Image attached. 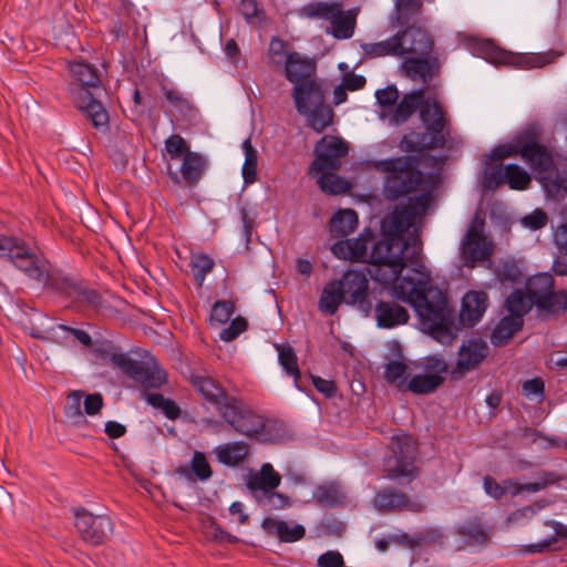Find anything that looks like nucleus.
Wrapping results in <instances>:
<instances>
[{
	"mask_svg": "<svg viewBox=\"0 0 567 567\" xmlns=\"http://www.w3.org/2000/svg\"><path fill=\"white\" fill-rule=\"evenodd\" d=\"M530 181L529 174L520 166L516 164L505 165V183H507L512 189H527Z\"/></svg>",
	"mask_w": 567,
	"mask_h": 567,
	"instance_id": "50",
	"label": "nucleus"
},
{
	"mask_svg": "<svg viewBox=\"0 0 567 567\" xmlns=\"http://www.w3.org/2000/svg\"><path fill=\"white\" fill-rule=\"evenodd\" d=\"M431 196L430 194H421L419 196L409 199V203L404 205V209L409 215L416 220V218L424 215L430 206Z\"/></svg>",
	"mask_w": 567,
	"mask_h": 567,
	"instance_id": "58",
	"label": "nucleus"
},
{
	"mask_svg": "<svg viewBox=\"0 0 567 567\" xmlns=\"http://www.w3.org/2000/svg\"><path fill=\"white\" fill-rule=\"evenodd\" d=\"M190 382L203 399L215 408L216 412L233 396L210 377L193 375Z\"/></svg>",
	"mask_w": 567,
	"mask_h": 567,
	"instance_id": "25",
	"label": "nucleus"
},
{
	"mask_svg": "<svg viewBox=\"0 0 567 567\" xmlns=\"http://www.w3.org/2000/svg\"><path fill=\"white\" fill-rule=\"evenodd\" d=\"M69 70L76 82L69 89L72 101L96 130H107L109 113L91 92V89H97L101 84L97 69L86 62H72Z\"/></svg>",
	"mask_w": 567,
	"mask_h": 567,
	"instance_id": "2",
	"label": "nucleus"
},
{
	"mask_svg": "<svg viewBox=\"0 0 567 567\" xmlns=\"http://www.w3.org/2000/svg\"><path fill=\"white\" fill-rule=\"evenodd\" d=\"M495 277L502 285L519 284L524 274L515 260H503L495 268Z\"/></svg>",
	"mask_w": 567,
	"mask_h": 567,
	"instance_id": "47",
	"label": "nucleus"
},
{
	"mask_svg": "<svg viewBox=\"0 0 567 567\" xmlns=\"http://www.w3.org/2000/svg\"><path fill=\"white\" fill-rule=\"evenodd\" d=\"M206 158L196 152H187L183 157L181 166V176L176 172H168L172 182L175 185L194 187L202 179L206 169Z\"/></svg>",
	"mask_w": 567,
	"mask_h": 567,
	"instance_id": "17",
	"label": "nucleus"
},
{
	"mask_svg": "<svg viewBox=\"0 0 567 567\" xmlns=\"http://www.w3.org/2000/svg\"><path fill=\"white\" fill-rule=\"evenodd\" d=\"M525 137V130L519 132L515 137L513 143L498 145L493 148L491 154L488 155L492 161H502L509 156L519 155L522 157V140Z\"/></svg>",
	"mask_w": 567,
	"mask_h": 567,
	"instance_id": "53",
	"label": "nucleus"
},
{
	"mask_svg": "<svg viewBox=\"0 0 567 567\" xmlns=\"http://www.w3.org/2000/svg\"><path fill=\"white\" fill-rule=\"evenodd\" d=\"M399 34L404 41L405 54L427 55L433 50L434 41L431 34L424 28L415 25V23L405 27L404 30L399 31Z\"/></svg>",
	"mask_w": 567,
	"mask_h": 567,
	"instance_id": "22",
	"label": "nucleus"
},
{
	"mask_svg": "<svg viewBox=\"0 0 567 567\" xmlns=\"http://www.w3.org/2000/svg\"><path fill=\"white\" fill-rule=\"evenodd\" d=\"M27 254V244L20 238L0 235V258L8 259L17 268L19 259Z\"/></svg>",
	"mask_w": 567,
	"mask_h": 567,
	"instance_id": "41",
	"label": "nucleus"
},
{
	"mask_svg": "<svg viewBox=\"0 0 567 567\" xmlns=\"http://www.w3.org/2000/svg\"><path fill=\"white\" fill-rule=\"evenodd\" d=\"M414 223L403 206L382 219L381 239L373 244L370 252L371 278L383 286L392 285V296L414 308L423 329L440 343L451 344L457 336V328L445 300L430 301L427 281L401 276L408 265L416 274H422L425 268L421 248L414 243L410 251V241L405 238V231Z\"/></svg>",
	"mask_w": 567,
	"mask_h": 567,
	"instance_id": "1",
	"label": "nucleus"
},
{
	"mask_svg": "<svg viewBox=\"0 0 567 567\" xmlns=\"http://www.w3.org/2000/svg\"><path fill=\"white\" fill-rule=\"evenodd\" d=\"M70 299L78 309H99L101 307V295L97 290L89 288L83 279H79L72 290Z\"/></svg>",
	"mask_w": 567,
	"mask_h": 567,
	"instance_id": "36",
	"label": "nucleus"
},
{
	"mask_svg": "<svg viewBox=\"0 0 567 567\" xmlns=\"http://www.w3.org/2000/svg\"><path fill=\"white\" fill-rule=\"evenodd\" d=\"M488 346L482 339H468L462 343L457 352V361L451 371L454 380L476 369L488 355Z\"/></svg>",
	"mask_w": 567,
	"mask_h": 567,
	"instance_id": "15",
	"label": "nucleus"
},
{
	"mask_svg": "<svg viewBox=\"0 0 567 567\" xmlns=\"http://www.w3.org/2000/svg\"><path fill=\"white\" fill-rule=\"evenodd\" d=\"M374 504L381 512H421L423 509L420 502L411 501L404 493L390 487L377 493Z\"/></svg>",
	"mask_w": 567,
	"mask_h": 567,
	"instance_id": "20",
	"label": "nucleus"
},
{
	"mask_svg": "<svg viewBox=\"0 0 567 567\" xmlns=\"http://www.w3.org/2000/svg\"><path fill=\"white\" fill-rule=\"evenodd\" d=\"M505 183V166H489L484 171L483 186L486 189H496Z\"/></svg>",
	"mask_w": 567,
	"mask_h": 567,
	"instance_id": "60",
	"label": "nucleus"
},
{
	"mask_svg": "<svg viewBox=\"0 0 567 567\" xmlns=\"http://www.w3.org/2000/svg\"><path fill=\"white\" fill-rule=\"evenodd\" d=\"M340 288L344 295L346 303L355 306L364 316H369L372 309L368 300L369 280L362 271L348 270L340 280Z\"/></svg>",
	"mask_w": 567,
	"mask_h": 567,
	"instance_id": "14",
	"label": "nucleus"
},
{
	"mask_svg": "<svg viewBox=\"0 0 567 567\" xmlns=\"http://www.w3.org/2000/svg\"><path fill=\"white\" fill-rule=\"evenodd\" d=\"M522 393L527 399H536L537 402H542L545 396V383L540 378H534L526 380L522 383Z\"/></svg>",
	"mask_w": 567,
	"mask_h": 567,
	"instance_id": "61",
	"label": "nucleus"
},
{
	"mask_svg": "<svg viewBox=\"0 0 567 567\" xmlns=\"http://www.w3.org/2000/svg\"><path fill=\"white\" fill-rule=\"evenodd\" d=\"M540 128L530 125L525 128V137L522 140V158L529 164L533 171L545 173L554 166V159L549 150L539 142Z\"/></svg>",
	"mask_w": 567,
	"mask_h": 567,
	"instance_id": "12",
	"label": "nucleus"
},
{
	"mask_svg": "<svg viewBox=\"0 0 567 567\" xmlns=\"http://www.w3.org/2000/svg\"><path fill=\"white\" fill-rule=\"evenodd\" d=\"M316 62L298 52H290L286 56L285 76L295 86L308 81H318L316 74Z\"/></svg>",
	"mask_w": 567,
	"mask_h": 567,
	"instance_id": "18",
	"label": "nucleus"
},
{
	"mask_svg": "<svg viewBox=\"0 0 567 567\" xmlns=\"http://www.w3.org/2000/svg\"><path fill=\"white\" fill-rule=\"evenodd\" d=\"M358 214L353 209H339L336 212L330 221L329 230L332 237L343 238L354 231L358 226Z\"/></svg>",
	"mask_w": 567,
	"mask_h": 567,
	"instance_id": "31",
	"label": "nucleus"
},
{
	"mask_svg": "<svg viewBox=\"0 0 567 567\" xmlns=\"http://www.w3.org/2000/svg\"><path fill=\"white\" fill-rule=\"evenodd\" d=\"M241 147L245 153L241 174L245 184L250 185L257 181L258 153L257 150L252 146L250 137L243 142Z\"/></svg>",
	"mask_w": 567,
	"mask_h": 567,
	"instance_id": "45",
	"label": "nucleus"
},
{
	"mask_svg": "<svg viewBox=\"0 0 567 567\" xmlns=\"http://www.w3.org/2000/svg\"><path fill=\"white\" fill-rule=\"evenodd\" d=\"M281 482V476L274 470L270 463H264L258 473L251 474L247 480V488L256 495H262L276 489Z\"/></svg>",
	"mask_w": 567,
	"mask_h": 567,
	"instance_id": "27",
	"label": "nucleus"
},
{
	"mask_svg": "<svg viewBox=\"0 0 567 567\" xmlns=\"http://www.w3.org/2000/svg\"><path fill=\"white\" fill-rule=\"evenodd\" d=\"M75 527L82 539L91 545L103 544L113 532V523L106 515H94L85 508L74 512Z\"/></svg>",
	"mask_w": 567,
	"mask_h": 567,
	"instance_id": "11",
	"label": "nucleus"
},
{
	"mask_svg": "<svg viewBox=\"0 0 567 567\" xmlns=\"http://www.w3.org/2000/svg\"><path fill=\"white\" fill-rule=\"evenodd\" d=\"M374 238V233L370 228H364L363 231L354 239L339 240L332 245V254L343 260H350L354 262L368 261L370 265V254L368 255V244ZM373 267V266H371ZM373 268L370 269V271Z\"/></svg>",
	"mask_w": 567,
	"mask_h": 567,
	"instance_id": "16",
	"label": "nucleus"
},
{
	"mask_svg": "<svg viewBox=\"0 0 567 567\" xmlns=\"http://www.w3.org/2000/svg\"><path fill=\"white\" fill-rule=\"evenodd\" d=\"M235 312V303L230 300H218L216 301L210 310V321L217 324H224L228 322L230 317Z\"/></svg>",
	"mask_w": 567,
	"mask_h": 567,
	"instance_id": "56",
	"label": "nucleus"
},
{
	"mask_svg": "<svg viewBox=\"0 0 567 567\" xmlns=\"http://www.w3.org/2000/svg\"><path fill=\"white\" fill-rule=\"evenodd\" d=\"M525 290L533 299L536 309L542 315L558 317L567 309V291H555V279L548 272H540L529 277Z\"/></svg>",
	"mask_w": 567,
	"mask_h": 567,
	"instance_id": "9",
	"label": "nucleus"
},
{
	"mask_svg": "<svg viewBox=\"0 0 567 567\" xmlns=\"http://www.w3.org/2000/svg\"><path fill=\"white\" fill-rule=\"evenodd\" d=\"M348 144L338 136L324 135L316 144V157L311 163V171H338L340 159L348 155Z\"/></svg>",
	"mask_w": 567,
	"mask_h": 567,
	"instance_id": "13",
	"label": "nucleus"
},
{
	"mask_svg": "<svg viewBox=\"0 0 567 567\" xmlns=\"http://www.w3.org/2000/svg\"><path fill=\"white\" fill-rule=\"evenodd\" d=\"M445 111L437 101L423 102L420 109V118L425 128L432 133H443L446 126Z\"/></svg>",
	"mask_w": 567,
	"mask_h": 567,
	"instance_id": "30",
	"label": "nucleus"
},
{
	"mask_svg": "<svg viewBox=\"0 0 567 567\" xmlns=\"http://www.w3.org/2000/svg\"><path fill=\"white\" fill-rule=\"evenodd\" d=\"M261 528L267 535L277 537L282 543H295L302 539L306 528L301 524H290L274 517H266L261 522Z\"/></svg>",
	"mask_w": 567,
	"mask_h": 567,
	"instance_id": "26",
	"label": "nucleus"
},
{
	"mask_svg": "<svg viewBox=\"0 0 567 567\" xmlns=\"http://www.w3.org/2000/svg\"><path fill=\"white\" fill-rule=\"evenodd\" d=\"M422 0H394L393 27H409L421 14Z\"/></svg>",
	"mask_w": 567,
	"mask_h": 567,
	"instance_id": "34",
	"label": "nucleus"
},
{
	"mask_svg": "<svg viewBox=\"0 0 567 567\" xmlns=\"http://www.w3.org/2000/svg\"><path fill=\"white\" fill-rule=\"evenodd\" d=\"M408 365L402 361H390L385 365L384 379L390 384H395L400 391H403L408 383Z\"/></svg>",
	"mask_w": 567,
	"mask_h": 567,
	"instance_id": "51",
	"label": "nucleus"
},
{
	"mask_svg": "<svg viewBox=\"0 0 567 567\" xmlns=\"http://www.w3.org/2000/svg\"><path fill=\"white\" fill-rule=\"evenodd\" d=\"M419 166L420 159L414 155L377 161L375 169L385 174V197L395 200L414 192L422 182Z\"/></svg>",
	"mask_w": 567,
	"mask_h": 567,
	"instance_id": "4",
	"label": "nucleus"
},
{
	"mask_svg": "<svg viewBox=\"0 0 567 567\" xmlns=\"http://www.w3.org/2000/svg\"><path fill=\"white\" fill-rule=\"evenodd\" d=\"M190 467L195 476L200 481H207L213 475L210 464L203 452L196 451L194 453Z\"/></svg>",
	"mask_w": 567,
	"mask_h": 567,
	"instance_id": "57",
	"label": "nucleus"
},
{
	"mask_svg": "<svg viewBox=\"0 0 567 567\" xmlns=\"http://www.w3.org/2000/svg\"><path fill=\"white\" fill-rule=\"evenodd\" d=\"M374 317L379 328L391 329L405 324L409 319L408 310L395 301L380 300L374 307Z\"/></svg>",
	"mask_w": 567,
	"mask_h": 567,
	"instance_id": "23",
	"label": "nucleus"
},
{
	"mask_svg": "<svg viewBox=\"0 0 567 567\" xmlns=\"http://www.w3.org/2000/svg\"><path fill=\"white\" fill-rule=\"evenodd\" d=\"M292 97L297 111L307 116V125L321 133L332 124L333 111L326 104L324 92L319 81H308L293 86Z\"/></svg>",
	"mask_w": 567,
	"mask_h": 567,
	"instance_id": "5",
	"label": "nucleus"
},
{
	"mask_svg": "<svg viewBox=\"0 0 567 567\" xmlns=\"http://www.w3.org/2000/svg\"><path fill=\"white\" fill-rule=\"evenodd\" d=\"M455 532L460 535L464 543L468 546H481L487 540V532L482 527L477 519L465 522L455 527Z\"/></svg>",
	"mask_w": 567,
	"mask_h": 567,
	"instance_id": "42",
	"label": "nucleus"
},
{
	"mask_svg": "<svg viewBox=\"0 0 567 567\" xmlns=\"http://www.w3.org/2000/svg\"><path fill=\"white\" fill-rule=\"evenodd\" d=\"M165 150L172 158L185 157L187 152H192L184 137L173 134L165 141Z\"/></svg>",
	"mask_w": 567,
	"mask_h": 567,
	"instance_id": "63",
	"label": "nucleus"
},
{
	"mask_svg": "<svg viewBox=\"0 0 567 567\" xmlns=\"http://www.w3.org/2000/svg\"><path fill=\"white\" fill-rule=\"evenodd\" d=\"M388 451L389 454L383 463V471L388 478L398 481L408 477L411 482L417 476L419 468L414 465L417 450L410 435H393L388 445Z\"/></svg>",
	"mask_w": 567,
	"mask_h": 567,
	"instance_id": "7",
	"label": "nucleus"
},
{
	"mask_svg": "<svg viewBox=\"0 0 567 567\" xmlns=\"http://www.w3.org/2000/svg\"><path fill=\"white\" fill-rule=\"evenodd\" d=\"M363 50L370 56L405 55L404 41L399 32L384 41L365 44Z\"/></svg>",
	"mask_w": 567,
	"mask_h": 567,
	"instance_id": "33",
	"label": "nucleus"
},
{
	"mask_svg": "<svg viewBox=\"0 0 567 567\" xmlns=\"http://www.w3.org/2000/svg\"><path fill=\"white\" fill-rule=\"evenodd\" d=\"M424 91L417 90L405 94L401 101L391 110L390 122L401 124L406 122L410 116L423 104Z\"/></svg>",
	"mask_w": 567,
	"mask_h": 567,
	"instance_id": "29",
	"label": "nucleus"
},
{
	"mask_svg": "<svg viewBox=\"0 0 567 567\" xmlns=\"http://www.w3.org/2000/svg\"><path fill=\"white\" fill-rule=\"evenodd\" d=\"M17 269L30 279L42 284L45 289L65 298L70 297L80 279L76 276L66 275L60 269L50 268L49 261L37 256L28 246L27 254H23L19 259Z\"/></svg>",
	"mask_w": 567,
	"mask_h": 567,
	"instance_id": "6",
	"label": "nucleus"
},
{
	"mask_svg": "<svg viewBox=\"0 0 567 567\" xmlns=\"http://www.w3.org/2000/svg\"><path fill=\"white\" fill-rule=\"evenodd\" d=\"M338 7L337 3L316 2L306 6L303 12L309 18L330 20Z\"/></svg>",
	"mask_w": 567,
	"mask_h": 567,
	"instance_id": "59",
	"label": "nucleus"
},
{
	"mask_svg": "<svg viewBox=\"0 0 567 567\" xmlns=\"http://www.w3.org/2000/svg\"><path fill=\"white\" fill-rule=\"evenodd\" d=\"M313 498L320 505L334 507L340 504L342 496L334 484H327L316 488Z\"/></svg>",
	"mask_w": 567,
	"mask_h": 567,
	"instance_id": "52",
	"label": "nucleus"
},
{
	"mask_svg": "<svg viewBox=\"0 0 567 567\" xmlns=\"http://www.w3.org/2000/svg\"><path fill=\"white\" fill-rule=\"evenodd\" d=\"M524 324V319L515 318L513 316H506L502 318L491 334V341L496 347H502L518 332Z\"/></svg>",
	"mask_w": 567,
	"mask_h": 567,
	"instance_id": "35",
	"label": "nucleus"
},
{
	"mask_svg": "<svg viewBox=\"0 0 567 567\" xmlns=\"http://www.w3.org/2000/svg\"><path fill=\"white\" fill-rule=\"evenodd\" d=\"M561 478V475L556 472L543 471L538 474V480L536 482L523 484V489L524 492L536 493L548 486L558 484Z\"/></svg>",
	"mask_w": 567,
	"mask_h": 567,
	"instance_id": "55",
	"label": "nucleus"
},
{
	"mask_svg": "<svg viewBox=\"0 0 567 567\" xmlns=\"http://www.w3.org/2000/svg\"><path fill=\"white\" fill-rule=\"evenodd\" d=\"M189 267L192 269L194 280L198 287H202L207 275L213 271L215 261L206 254H197L192 256Z\"/></svg>",
	"mask_w": 567,
	"mask_h": 567,
	"instance_id": "48",
	"label": "nucleus"
},
{
	"mask_svg": "<svg viewBox=\"0 0 567 567\" xmlns=\"http://www.w3.org/2000/svg\"><path fill=\"white\" fill-rule=\"evenodd\" d=\"M47 337H40L38 334L33 336L35 338L51 340L56 343H66L70 337H73V339L78 340L81 344L85 347H90L92 344V338L86 331L82 329L72 328L66 324H56L50 328L47 331Z\"/></svg>",
	"mask_w": 567,
	"mask_h": 567,
	"instance_id": "32",
	"label": "nucleus"
},
{
	"mask_svg": "<svg viewBox=\"0 0 567 567\" xmlns=\"http://www.w3.org/2000/svg\"><path fill=\"white\" fill-rule=\"evenodd\" d=\"M250 446L244 441H234L220 444L214 449L217 461L228 467H237L246 462Z\"/></svg>",
	"mask_w": 567,
	"mask_h": 567,
	"instance_id": "28",
	"label": "nucleus"
},
{
	"mask_svg": "<svg viewBox=\"0 0 567 567\" xmlns=\"http://www.w3.org/2000/svg\"><path fill=\"white\" fill-rule=\"evenodd\" d=\"M476 54L495 65H512L520 69L542 68L555 61L560 53L549 51L545 53H513L498 48L491 40H480L474 45Z\"/></svg>",
	"mask_w": 567,
	"mask_h": 567,
	"instance_id": "8",
	"label": "nucleus"
},
{
	"mask_svg": "<svg viewBox=\"0 0 567 567\" xmlns=\"http://www.w3.org/2000/svg\"><path fill=\"white\" fill-rule=\"evenodd\" d=\"M446 137L444 133L411 132L402 137L400 148L408 153L421 152L424 150H434L444 147Z\"/></svg>",
	"mask_w": 567,
	"mask_h": 567,
	"instance_id": "24",
	"label": "nucleus"
},
{
	"mask_svg": "<svg viewBox=\"0 0 567 567\" xmlns=\"http://www.w3.org/2000/svg\"><path fill=\"white\" fill-rule=\"evenodd\" d=\"M339 282L332 280L323 288L319 299V310L327 315H334L339 306L344 301V295L341 291Z\"/></svg>",
	"mask_w": 567,
	"mask_h": 567,
	"instance_id": "38",
	"label": "nucleus"
},
{
	"mask_svg": "<svg viewBox=\"0 0 567 567\" xmlns=\"http://www.w3.org/2000/svg\"><path fill=\"white\" fill-rule=\"evenodd\" d=\"M332 34L336 39H349L353 35L355 18L350 13L342 12L339 7L330 19Z\"/></svg>",
	"mask_w": 567,
	"mask_h": 567,
	"instance_id": "44",
	"label": "nucleus"
},
{
	"mask_svg": "<svg viewBox=\"0 0 567 567\" xmlns=\"http://www.w3.org/2000/svg\"><path fill=\"white\" fill-rule=\"evenodd\" d=\"M545 525L553 528L555 532V535L539 542L536 544H530L526 547V551L529 554H542L549 551L554 544H556L558 538L567 539V525L561 524L557 520H546Z\"/></svg>",
	"mask_w": 567,
	"mask_h": 567,
	"instance_id": "43",
	"label": "nucleus"
},
{
	"mask_svg": "<svg viewBox=\"0 0 567 567\" xmlns=\"http://www.w3.org/2000/svg\"><path fill=\"white\" fill-rule=\"evenodd\" d=\"M444 377L439 374H415L408 380L403 391L424 395L435 392L443 383Z\"/></svg>",
	"mask_w": 567,
	"mask_h": 567,
	"instance_id": "37",
	"label": "nucleus"
},
{
	"mask_svg": "<svg viewBox=\"0 0 567 567\" xmlns=\"http://www.w3.org/2000/svg\"><path fill=\"white\" fill-rule=\"evenodd\" d=\"M269 60L270 64L275 66H279L281 64L286 65V56L288 53H286V42L278 39L272 38L269 44Z\"/></svg>",
	"mask_w": 567,
	"mask_h": 567,
	"instance_id": "64",
	"label": "nucleus"
},
{
	"mask_svg": "<svg viewBox=\"0 0 567 567\" xmlns=\"http://www.w3.org/2000/svg\"><path fill=\"white\" fill-rule=\"evenodd\" d=\"M258 504L262 505L267 509H284L291 505L290 498L281 493L271 491L262 495H256Z\"/></svg>",
	"mask_w": 567,
	"mask_h": 567,
	"instance_id": "54",
	"label": "nucleus"
},
{
	"mask_svg": "<svg viewBox=\"0 0 567 567\" xmlns=\"http://www.w3.org/2000/svg\"><path fill=\"white\" fill-rule=\"evenodd\" d=\"M312 176H318L320 189L327 194L338 195L343 193L347 187L344 181L334 174V171H309Z\"/></svg>",
	"mask_w": 567,
	"mask_h": 567,
	"instance_id": "46",
	"label": "nucleus"
},
{
	"mask_svg": "<svg viewBox=\"0 0 567 567\" xmlns=\"http://www.w3.org/2000/svg\"><path fill=\"white\" fill-rule=\"evenodd\" d=\"M533 306L535 307L533 299L524 289L513 290L505 300V308L508 315L519 319H523Z\"/></svg>",
	"mask_w": 567,
	"mask_h": 567,
	"instance_id": "39",
	"label": "nucleus"
},
{
	"mask_svg": "<svg viewBox=\"0 0 567 567\" xmlns=\"http://www.w3.org/2000/svg\"><path fill=\"white\" fill-rule=\"evenodd\" d=\"M461 252L466 260L472 262L486 260L491 251L486 246L482 226L472 225L461 244Z\"/></svg>",
	"mask_w": 567,
	"mask_h": 567,
	"instance_id": "21",
	"label": "nucleus"
},
{
	"mask_svg": "<svg viewBox=\"0 0 567 567\" xmlns=\"http://www.w3.org/2000/svg\"><path fill=\"white\" fill-rule=\"evenodd\" d=\"M247 328L248 321L244 317L238 316L230 321L228 327L224 328L219 332V338L225 342H230L235 340L240 333L246 331Z\"/></svg>",
	"mask_w": 567,
	"mask_h": 567,
	"instance_id": "62",
	"label": "nucleus"
},
{
	"mask_svg": "<svg viewBox=\"0 0 567 567\" xmlns=\"http://www.w3.org/2000/svg\"><path fill=\"white\" fill-rule=\"evenodd\" d=\"M405 74L411 78H420L423 81L431 80L433 76L432 64L423 58H409L402 64Z\"/></svg>",
	"mask_w": 567,
	"mask_h": 567,
	"instance_id": "49",
	"label": "nucleus"
},
{
	"mask_svg": "<svg viewBox=\"0 0 567 567\" xmlns=\"http://www.w3.org/2000/svg\"><path fill=\"white\" fill-rule=\"evenodd\" d=\"M217 414L237 434L260 442H272L277 423L252 410L243 399L233 395L218 408Z\"/></svg>",
	"mask_w": 567,
	"mask_h": 567,
	"instance_id": "3",
	"label": "nucleus"
},
{
	"mask_svg": "<svg viewBox=\"0 0 567 567\" xmlns=\"http://www.w3.org/2000/svg\"><path fill=\"white\" fill-rule=\"evenodd\" d=\"M488 296L484 291H468L462 299L458 320L463 327H474L486 311Z\"/></svg>",
	"mask_w": 567,
	"mask_h": 567,
	"instance_id": "19",
	"label": "nucleus"
},
{
	"mask_svg": "<svg viewBox=\"0 0 567 567\" xmlns=\"http://www.w3.org/2000/svg\"><path fill=\"white\" fill-rule=\"evenodd\" d=\"M278 360L286 373L293 378L295 385L298 390L303 391L301 381V372L298 367L297 355L290 346H277Z\"/></svg>",
	"mask_w": 567,
	"mask_h": 567,
	"instance_id": "40",
	"label": "nucleus"
},
{
	"mask_svg": "<svg viewBox=\"0 0 567 567\" xmlns=\"http://www.w3.org/2000/svg\"><path fill=\"white\" fill-rule=\"evenodd\" d=\"M112 363L143 388L158 389L166 382V373L153 360L151 362L132 359L127 353H113Z\"/></svg>",
	"mask_w": 567,
	"mask_h": 567,
	"instance_id": "10",
	"label": "nucleus"
}]
</instances>
